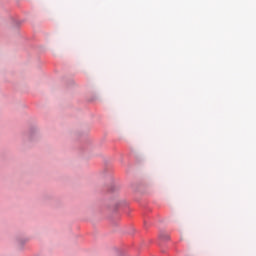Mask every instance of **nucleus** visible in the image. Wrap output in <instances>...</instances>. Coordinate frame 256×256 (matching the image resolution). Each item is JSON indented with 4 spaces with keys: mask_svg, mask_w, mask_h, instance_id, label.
<instances>
[{
    "mask_svg": "<svg viewBox=\"0 0 256 256\" xmlns=\"http://www.w3.org/2000/svg\"><path fill=\"white\" fill-rule=\"evenodd\" d=\"M162 239H163L164 241H166L167 239H169V236H168V235H163V236H162Z\"/></svg>",
    "mask_w": 256,
    "mask_h": 256,
    "instance_id": "obj_1",
    "label": "nucleus"
}]
</instances>
